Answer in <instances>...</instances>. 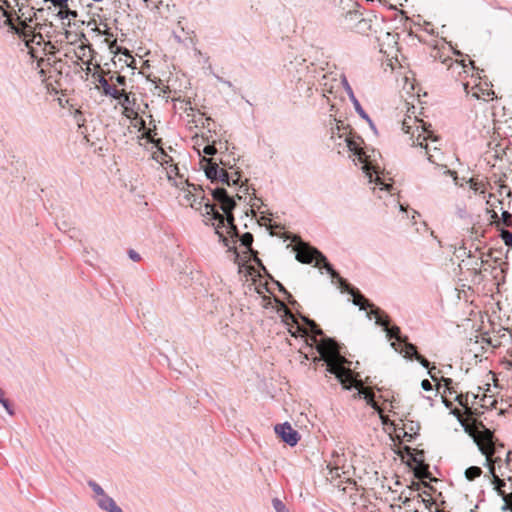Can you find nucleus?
I'll return each instance as SVG.
<instances>
[{"label": "nucleus", "mask_w": 512, "mask_h": 512, "mask_svg": "<svg viewBox=\"0 0 512 512\" xmlns=\"http://www.w3.org/2000/svg\"><path fill=\"white\" fill-rule=\"evenodd\" d=\"M280 311L283 312V322L288 327V331L293 337L304 336L306 342H311V346H315L319 353V360H323L326 364V371L336 376L338 381L346 390L354 388L353 374L349 366V362L342 355V347L333 338L326 337L322 329L315 323V321L301 316L304 321L305 327L298 323L297 318L286 307L283 302H280Z\"/></svg>", "instance_id": "1"}, {"label": "nucleus", "mask_w": 512, "mask_h": 512, "mask_svg": "<svg viewBox=\"0 0 512 512\" xmlns=\"http://www.w3.org/2000/svg\"><path fill=\"white\" fill-rule=\"evenodd\" d=\"M335 127L330 128V140L333 142L332 148L338 154L348 153L356 165L360 164L370 183H375L380 190L390 191L392 184L391 178L386 179L384 171L381 169V154L379 151L363 147V139L360 136L352 135L344 127L339 125L340 121L333 119Z\"/></svg>", "instance_id": "2"}, {"label": "nucleus", "mask_w": 512, "mask_h": 512, "mask_svg": "<svg viewBox=\"0 0 512 512\" xmlns=\"http://www.w3.org/2000/svg\"><path fill=\"white\" fill-rule=\"evenodd\" d=\"M213 200L218 203L223 214L219 212L214 204L205 197L202 189H198L193 185V191L189 190L185 195L190 202L191 207L196 209H204V215L210 216V220L216 221L213 223L215 233L219 236V240L224 246H228L227 239L224 237L221 229L225 228L232 236L237 234V226L235 225V218L233 210L236 206L235 200L227 193L226 189L216 187L211 190Z\"/></svg>", "instance_id": "3"}, {"label": "nucleus", "mask_w": 512, "mask_h": 512, "mask_svg": "<svg viewBox=\"0 0 512 512\" xmlns=\"http://www.w3.org/2000/svg\"><path fill=\"white\" fill-rule=\"evenodd\" d=\"M347 293L353 297V304L358 306L360 310H368L367 318L372 319V315L375 316V324L383 328L386 333V337L391 341V347L398 351V346L401 342L407 338L401 334V330L397 325L390 326V317L379 307L371 303L357 288H351L347 290Z\"/></svg>", "instance_id": "4"}, {"label": "nucleus", "mask_w": 512, "mask_h": 512, "mask_svg": "<svg viewBox=\"0 0 512 512\" xmlns=\"http://www.w3.org/2000/svg\"><path fill=\"white\" fill-rule=\"evenodd\" d=\"M295 258L301 263L311 264L314 262L316 267L324 268L332 279L338 280L339 288L342 292L347 293V290L354 288L350 283H348L339 275V273L329 263L327 257L317 248L310 245H303L297 249Z\"/></svg>", "instance_id": "5"}, {"label": "nucleus", "mask_w": 512, "mask_h": 512, "mask_svg": "<svg viewBox=\"0 0 512 512\" xmlns=\"http://www.w3.org/2000/svg\"><path fill=\"white\" fill-rule=\"evenodd\" d=\"M431 125L426 124L423 121H418L415 119H409V121L405 120L402 124V129L405 133L411 134L409 140L412 146H419L420 148L425 150V154H427V159L431 163H435L434 159L435 155L430 153V147L427 143L430 140L432 143L439 142L438 136L434 135L433 131L430 130Z\"/></svg>", "instance_id": "6"}, {"label": "nucleus", "mask_w": 512, "mask_h": 512, "mask_svg": "<svg viewBox=\"0 0 512 512\" xmlns=\"http://www.w3.org/2000/svg\"><path fill=\"white\" fill-rule=\"evenodd\" d=\"M288 74L296 81H303L308 85L313 83L316 78L317 69L313 63H307L306 59L301 56H295L286 65Z\"/></svg>", "instance_id": "7"}, {"label": "nucleus", "mask_w": 512, "mask_h": 512, "mask_svg": "<svg viewBox=\"0 0 512 512\" xmlns=\"http://www.w3.org/2000/svg\"><path fill=\"white\" fill-rule=\"evenodd\" d=\"M226 233L232 239L233 245L230 246L229 238L224 235V237L227 239V242H228V246H227L228 247V251H232L234 253L235 262H238V259L240 257L239 252L237 251V248L235 246V243H236V241L238 239L240 241V246L244 248L243 253L247 254V255H250V257L256 263H260V260L257 258V251H255L253 249V247H252L253 235L250 232H246V233L242 234L240 237H239V231L238 230H237V234H235L233 236L230 233H228L227 231H226Z\"/></svg>", "instance_id": "8"}, {"label": "nucleus", "mask_w": 512, "mask_h": 512, "mask_svg": "<svg viewBox=\"0 0 512 512\" xmlns=\"http://www.w3.org/2000/svg\"><path fill=\"white\" fill-rule=\"evenodd\" d=\"M345 25L358 33H366L370 30V21L363 18L362 13L357 10H350L345 14Z\"/></svg>", "instance_id": "9"}, {"label": "nucleus", "mask_w": 512, "mask_h": 512, "mask_svg": "<svg viewBox=\"0 0 512 512\" xmlns=\"http://www.w3.org/2000/svg\"><path fill=\"white\" fill-rule=\"evenodd\" d=\"M275 433L289 446H295L300 439L299 433L288 422L276 425Z\"/></svg>", "instance_id": "10"}, {"label": "nucleus", "mask_w": 512, "mask_h": 512, "mask_svg": "<svg viewBox=\"0 0 512 512\" xmlns=\"http://www.w3.org/2000/svg\"><path fill=\"white\" fill-rule=\"evenodd\" d=\"M346 457L342 449L333 451L331 460L328 462L327 468L330 469L332 475L340 476V473H346L345 463Z\"/></svg>", "instance_id": "11"}, {"label": "nucleus", "mask_w": 512, "mask_h": 512, "mask_svg": "<svg viewBox=\"0 0 512 512\" xmlns=\"http://www.w3.org/2000/svg\"><path fill=\"white\" fill-rule=\"evenodd\" d=\"M202 162H205V164H203V169L207 178L210 179L211 182H217L219 177L225 176L224 169L219 167L216 162L206 158H204Z\"/></svg>", "instance_id": "12"}, {"label": "nucleus", "mask_w": 512, "mask_h": 512, "mask_svg": "<svg viewBox=\"0 0 512 512\" xmlns=\"http://www.w3.org/2000/svg\"><path fill=\"white\" fill-rule=\"evenodd\" d=\"M93 77L95 78L96 82L100 85L102 89V94L104 96H108L111 98H118L119 96H121L120 90L112 86L104 76L93 74Z\"/></svg>", "instance_id": "13"}, {"label": "nucleus", "mask_w": 512, "mask_h": 512, "mask_svg": "<svg viewBox=\"0 0 512 512\" xmlns=\"http://www.w3.org/2000/svg\"><path fill=\"white\" fill-rule=\"evenodd\" d=\"M460 423L463 426L464 431L467 434H469L471 437L474 438V441L476 442L479 450L481 451V453L483 455L486 456V461L489 462L490 456L493 454V451H491V449L489 447L491 445V440L488 439V443L487 444L481 443L480 441L477 440V438L475 436V431H474V429L470 425H467V424L463 423L461 420H460Z\"/></svg>", "instance_id": "14"}, {"label": "nucleus", "mask_w": 512, "mask_h": 512, "mask_svg": "<svg viewBox=\"0 0 512 512\" xmlns=\"http://www.w3.org/2000/svg\"><path fill=\"white\" fill-rule=\"evenodd\" d=\"M150 142L157 147V151L153 153V158L160 164H168L172 161V158L162 148V139H151Z\"/></svg>", "instance_id": "15"}, {"label": "nucleus", "mask_w": 512, "mask_h": 512, "mask_svg": "<svg viewBox=\"0 0 512 512\" xmlns=\"http://www.w3.org/2000/svg\"><path fill=\"white\" fill-rule=\"evenodd\" d=\"M398 353L403 354V356L407 359H415L419 354L416 345L410 343L408 338H405L400 346H398Z\"/></svg>", "instance_id": "16"}, {"label": "nucleus", "mask_w": 512, "mask_h": 512, "mask_svg": "<svg viewBox=\"0 0 512 512\" xmlns=\"http://www.w3.org/2000/svg\"><path fill=\"white\" fill-rule=\"evenodd\" d=\"M97 505L107 512H123L122 509L116 504L113 498L107 494L97 499Z\"/></svg>", "instance_id": "17"}, {"label": "nucleus", "mask_w": 512, "mask_h": 512, "mask_svg": "<svg viewBox=\"0 0 512 512\" xmlns=\"http://www.w3.org/2000/svg\"><path fill=\"white\" fill-rule=\"evenodd\" d=\"M120 95L116 100H119L120 105L123 107L124 114L129 116L128 109L134 105V100L130 99V95L125 90H120Z\"/></svg>", "instance_id": "18"}, {"label": "nucleus", "mask_w": 512, "mask_h": 512, "mask_svg": "<svg viewBox=\"0 0 512 512\" xmlns=\"http://www.w3.org/2000/svg\"><path fill=\"white\" fill-rule=\"evenodd\" d=\"M224 177H219L217 182H222L228 186H237L240 182V177L234 178L233 175L224 169Z\"/></svg>", "instance_id": "19"}, {"label": "nucleus", "mask_w": 512, "mask_h": 512, "mask_svg": "<svg viewBox=\"0 0 512 512\" xmlns=\"http://www.w3.org/2000/svg\"><path fill=\"white\" fill-rule=\"evenodd\" d=\"M357 395L360 398L365 399L367 404L370 405L372 408H374L376 410L378 409V405H377V403L374 400V393L369 392V391H365V390H358Z\"/></svg>", "instance_id": "20"}, {"label": "nucleus", "mask_w": 512, "mask_h": 512, "mask_svg": "<svg viewBox=\"0 0 512 512\" xmlns=\"http://www.w3.org/2000/svg\"><path fill=\"white\" fill-rule=\"evenodd\" d=\"M482 473V470L478 466H470L465 470V477L469 481H473L477 477H479Z\"/></svg>", "instance_id": "21"}, {"label": "nucleus", "mask_w": 512, "mask_h": 512, "mask_svg": "<svg viewBox=\"0 0 512 512\" xmlns=\"http://www.w3.org/2000/svg\"><path fill=\"white\" fill-rule=\"evenodd\" d=\"M57 16L62 19H70V18H76L77 17V11L71 10L69 6H65L63 9H60L57 13Z\"/></svg>", "instance_id": "22"}, {"label": "nucleus", "mask_w": 512, "mask_h": 512, "mask_svg": "<svg viewBox=\"0 0 512 512\" xmlns=\"http://www.w3.org/2000/svg\"><path fill=\"white\" fill-rule=\"evenodd\" d=\"M106 41L108 42V45H109V49L111 52L115 53V54H124V55H129V50L125 47H119L117 46V40L114 39L112 41H108V39H106Z\"/></svg>", "instance_id": "23"}, {"label": "nucleus", "mask_w": 512, "mask_h": 512, "mask_svg": "<svg viewBox=\"0 0 512 512\" xmlns=\"http://www.w3.org/2000/svg\"><path fill=\"white\" fill-rule=\"evenodd\" d=\"M341 84H342L344 90L346 91L350 101H354L356 96H355L353 89L350 86V84L344 74L341 75Z\"/></svg>", "instance_id": "24"}, {"label": "nucleus", "mask_w": 512, "mask_h": 512, "mask_svg": "<svg viewBox=\"0 0 512 512\" xmlns=\"http://www.w3.org/2000/svg\"><path fill=\"white\" fill-rule=\"evenodd\" d=\"M88 486L92 489V491L95 493V495L98 498H101L104 495H106V493L104 492L103 488L97 482H95L93 480H89L88 481Z\"/></svg>", "instance_id": "25"}, {"label": "nucleus", "mask_w": 512, "mask_h": 512, "mask_svg": "<svg viewBox=\"0 0 512 512\" xmlns=\"http://www.w3.org/2000/svg\"><path fill=\"white\" fill-rule=\"evenodd\" d=\"M272 506L276 512H290L284 502L279 498L272 499Z\"/></svg>", "instance_id": "26"}, {"label": "nucleus", "mask_w": 512, "mask_h": 512, "mask_svg": "<svg viewBox=\"0 0 512 512\" xmlns=\"http://www.w3.org/2000/svg\"><path fill=\"white\" fill-rule=\"evenodd\" d=\"M353 106H354V109L355 111L358 113V115L362 118V119H368V114L365 112V110L362 108L360 102L358 101L357 98H355L354 101H351Z\"/></svg>", "instance_id": "27"}, {"label": "nucleus", "mask_w": 512, "mask_h": 512, "mask_svg": "<svg viewBox=\"0 0 512 512\" xmlns=\"http://www.w3.org/2000/svg\"><path fill=\"white\" fill-rule=\"evenodd\" d=\"M469 396H470L469 393L456 394L455 400L459 403V405H461L463 408L467 409Z\"/></svg>", "instance_id": "28"}, {"label": "nucleus", "mask_w": 512, "mask_h": 512, "mask_svg": "<svg viewBox=\"0 0 512 512\" xmlns=\"http://www.w3.org/2000/svg\"><path fill=\"white\" fill-rule=\"evenodd\" d=\"M202 152L205 154V155H210V156H213L217 153V148L215 146V142L213 141L212 144H206L204 147H203V150Z\"/></svg>", "instance_id": "29"}, {"label": "nucleus", "mask_w": 512, "mask_h": 512, "mask_svg": "<svg viewBox=\"0 0 512 512\" xmlns=\"http://www.w3.org/2000/svg\"><path fill=\"white\" fill-rule=\"evenodd\" d=\"M501 238L503 239L506 246L512 247V232H509L507 230H502Z\"/></svg>", "instance_id": "30"}, {"label": "nucleus", "mask_w": 512, "mask_h": 512, "mask_svg": "<svg viewBox=\"0 0 512 512\" xmlns=\"http://www.w3.org/2000/svg\"><path fill=\"white\" fill-rule=\"evenodd\" d=\"M110 80L115 81L119 86H123V87L126 86V82H127L126 77L124 75H120V74L115 75V76L112 75L110 77Z\"/></svg>", "instance_id": "31"}, {"label": "nucleus", "mask_w": 512, "mask_h": 512, "mask_svg": "<svg viewBox=\"0 0 512 512\" xmlns=\"http://www.w3.org/2000/svg\"><path fill=\"white\" fill-rule=\"evenodd\" d=\"M0 404L4 407V409L10 416L14 415V410L6 397L1 399Z\"/></svg>", "instance_id": "32"}, {"label": "nucleus", "mask_w": 512, "mask_h": 512, "mask_svg": "<svg viewBox=\"0 0 512 512\" xmlns=\"http://www.w3.org/2000/svg\"><path fill=\"white\" fill-rule=\"evenodd\" d=\"M0 404L4 407V409L10 416L14 415V410L6 397L1 399Z\"/></svg>", "instance_id": "33"}, {"label": "nucleus", "mask_w": 512, "mask_h": 512, "mask_svg": "<svg viewBox=\"0 0 512 512\" xmlns=\"http://www.w3.org/2000/svg\"><path fill=\"white\" fill-rule=\"evenodd\" d=\"M44 2H50L54 7H57L60 9H63L65 6H67V3L69 0H43Z\"/></svg>", "instance_id": "34"}, {"label": "nucleus", "mask_w": 512, "mask_h": 512, "mask_svg": "<svg viewBox=\"0 0 512 512\" xmlns=\"http://www.w3.org/2000/svg\"><path fill=\"white\" fill-rule=\"evenodd\" d=\"M436 370V367L435 366H431L429 369H428V375L431 377V379L436 382V386H437V390L439 389V380L440 378L437 376V374L435 373Z\"/></svg>", "instance_id": "35"}, {"label": "nucleus", "mask_w": 512, "mask_h": 512, "mask_svg": "<svg viewBox=\"0 0 512 512\" xmlns=\"http://www.w3.org/2000/svg\"><path fill=\"white\" fill-rule=\"evenodd\" d=\"M415 360H417L421 364V366H423L426 369H429L431 367L430 362L420 354L416 356Z\"/></svg>", "instance_id": "36"}, {"label": "nucleus", "mask_w": 512, "mask_h": 512, "mask_svg": "<svg viewBox=\"0 0 512 512\" xmlns=\"http://www.w3.org/2000/svg\"><path fill=\"white\" fill-rule=\"evenodd\" d=\"M128 257L132 260V261H135V262H138L141 260V256L140 254L133 250V249H129L128 250Z\"/></svg>", "instance_id": "37"}, {"label": "nucleus", "mask_w": 512, "mask_h": 512, "mask_svg": "<svg viewBox=\"0 0 512 512\" xmlns=\"http://www.w3.org/2000/svg\"><path fill=\"white\" fill-rule=\"evenodd\" d=\"M440 384H443V386L446 388H449L450 386L453 385V380L451 378H447V377H440V380H439V385Z\"/></svg>", "instance_id": "38"}, {"label": "nucleus", "mask_w": 512, "mask_h": 512, "mask_svg": "<svg viewBox=\"0 0 512 512\" xmlns=\"http://www.w3.org/2000/svg\"><path fill=\"white\" fill-rule=\"evenodd\" d=\"M277 285H278V287H279V290H280L283 294H285V295L288 297V299L290 300V302H291L292 304H295V303H296V301L292 299L291 294H290V293L285 289V287H284L281 283H279V282H277Z\"/></svg>", "instance_id": "39"}, {"label": "nucleus", "mask_w": 512, "mask_h": 512, "mask_svg": "<svg viewBox=\"0 0 512 512\" xmlns=\"http://www.w3.org/2000/svg\"><path fill=\"white\" fill-rule=\"evenodd\" d=\"M32 43H35L36 45H41L44 43V38L41 34H34L31 39Z\"/></svg>", "instance_id": "40"}, {"label": "nucleus", "mask_w": 512, "mask_h": 512, "mask_svg": "<svg viewBox=\"0 0 512 512\" xmlns=\"http://www.w3.org/2000/svg\"><path fill=\"white\" fill-rule=\"evenodd\" d=\"M421 387L425 391H432L433 390V386H432L431 382L429 380H427V379L422 380Z\"/></svg>", "instance_id": "41"}, {"label": "nucleus", "mask_w": 512, "mask_h": 512, "mask_svg": "<svg viewBox=\"0 0 512 512\" xmlns=\"http://www.w3.org/2000/svg\"><path fill=\"white\" fill-rule=\"evenodd\" d=\"M511 219V214L508 211L502 212V220L504 224L509 225V220Z\"/></svg>", "instance_id": "42"}, {"label": "nucleus", "mask_w": 512, "mask_h": 512, "mask_svg": "<svg viewBox=\"0 0 512 512\" xmlns=\"http://www.w3.org/2000/svg\"><path fill=\"white\" fill-rule=\"evenodd\" d=\"M481 93H482L483 97H492L494 95V91L489 90V89H486V90L481 89Z\"/></svg>", "instance_id": "43"}, {"label": "nucleus", "mask_w": 512, "mask_h": 512, "mask_svg": "<svg viewBox=\"0 0 512 512\" xmlns=\"http://www.w3.org/2000/svg\"><path fill=\"white\" fill-rule=\"evenodd\" d=\"M455 65H456L457 68H462L464 70L467 67V64H466V62L464 60L456 61Z\"/></svg>", "instance_id": "44"}, {"label": "nucleus", "mask_w": 512, "mask_h": 512, "mask_svg": "<svg viewBox=\"0 0 512 512\" xmlns=\"http://www.w3.org/2000/svg\"><path fill=\"white\" fill-rule=\"evenodd\" d=\"M365 120L368 122L370 128L374 131V133L377 134V130H376L375 124L373 123L371 118L368 116V119H365Z\"/></svg>", "instance_id": "45"}, {"label": "nucleus", "mask_w": 512, "mask_h": 512, "mask_svg": "<svg viewBox=\"0 0 512 512\" xmlns=\"http://www.w3.org/2000/svg\"><path fill=\"white\" fill-rule=\"evenodd\" d=\"M16 4V6H19V12H21V16H18V19H21L22 17L25 16V14L22 12V9H23V6L24 4H22L21 6L19 5V0H13Z\"/></svg>", "instance_id": "46"}, {"label": "nucleus", "mask_w": 512, "mask_h": 512, "mask_svg": "<svg viewBox=\"0 0 512 512\" xmlns=\"http://www.w3.org/2000/svg\"><path fill=\"white\" fill-rule=\"evenodd\" d=\"M444 392H445V393H448V394H450V395H452V394H457V391H456V389L453 387V385H452V386H450L449 388H446V389L444 390Z\"/></svg>", "instance_id": "47"}, {"label": "nucleus", "mask_w": 512, "mask_h": 512, "mask_svg": "<svg viewBox=\"0 0 512 512\" xmlns=\"http://www.w3.org/2000/svg\"><path fill=\"white\" fill-rule=\"evenodd\" d=\"M217 79H218L220 82H222V83L226 84L228 87H232V83H231L230 81H228V80H224V79H222V78H220V77H217Z\"/></svg>", "instance_id": "48"}, {"label": "nucleus", "mask_w": 512, "mask_h": 512, "mask_svg": "<svg viewBox=\"0 0 512 512\" xmlns=\"http://www.w3.org/2000/svg\"><path fill=\"white\" fill-rule=\"evenodd\" d=\"M128 114H129L128 117H130L132 115H137L136 111L133 109L132 106H130V109H128Z\"/></svg>", "instance_id": "49"}, {"label": "nucleus", "mask_w": 512, "mask_h": 512, "mask_svg": "<svg viewBox=\"0 0 512 512\" xmlns=\"http://www.w3.org/2000/svg\"><path fill=\"white\" fill-rule=\"evenodd\" d=\"M87 47H88V46H86V45H84V44H82V45H80V46L78 47V49H79L80 51H83V56L85 55V50H86V48H87Z\"/></svg>", "instance_id": "50"}, {"label": "nucleus", "mask_w": 512, "mask_h": 512, "mask_svg": "<svg viewBox=\"0 0 512 512\" xmlns=\"http://www.w3.org/2000/svg\"><path fill=\"white\" fill-rule=\"evenodd\" d=\"M442 399H443V403L445 404V406H446L447 408H450V407H451V402H450V401H448V400H446L445 398H442Z\"/></svg>", "instance_id": "51"}, {"label": "nucleus", "mask_w": 512, "mask_h": 512, "mask_svg": "<svg viewBox=\"0 0 512 512\" xmlns=\"http://www.w3.org/2000/svg\"><path fill=\"white\" fill-rule=\"evenodd\" d=\"M469 65H471L472 69L479 71V69L475 67L474 62L472 60H469Z\"/></svg>", "instance_id": "52"}, {"label": "nucleus", "mask_w": 512, "mask_h": 512, "mask_svg": "<svg viewBox=\"0 0 512 512\" xmlns=\"http://www.w3.org/2000/svg\"><path fill=\"white\" fill-rule=\"evenodd\" d=\"M432 147L435 152H439L440 149L435 144H432Z\"/></svg>", "instance_id": "53"}, {"label": "nucleus", "mask_w": 512, "mask_h": 512, "mask_svg": "<svg viewBox=\"0 0 512 512\" xmlns=\"http://www.w3.org/2000/svg\"><path fill=\"white\" fill-rule=\"evenodd\" d=\"M432 147L435 152H439L440 149L435 144H432Z\"/></svg>", "instance_id": "54"}, {"label": "nucleus", "mask_w": 512, "mask_h": 512, "mask_svg": "<svg viewBox=\"0 0 512 512\" xmlns=\"http://www.w3.org/2000/svg\"><path fill=\"white\" fill-rule=\"evenodd\" d=\"M409 501H410V499H409V498H405V500L403 501V504H404V505H407Z\"/></svg>", "instance_id": "55"}, {"label": "nucleus", "mask_w": 512, "mask_h": 512, "mask_svg": "<svg viewBox=\"0 0 512 512\" xmlns=\"http://www.w3.org/2000/svg\"><path fill=\"white\" fill-rule=\"evenodd\" d=\"M24 21H29V22H32V17L29 16V17H25V20Z\"/></svg>", "instance_id": "56"}, {"label": "nucleus", "mask_w": 512, "mask_h": 512, "mask_svg": "<svg viewBox=\"0 0 512 512\" xmlns=\"http://www.w3.org/2000/svg\"><path fill=\"white\" fill-rule=\"evenodd\" d=\"M473 96L476 97L477 99L481 97L477 92L473 93Z\"/></svg>", "instance_id": "57"}, {"label": "nucleus", "mask_w": 512, "mask_h": 512, "mask_svg": "<svg viewBox=\"0 0 512 512\" xmlns=\"http://www.w3.org/2000/svg\"><path fill=\"white\" fill-rule=\"evenodd\" d=\"M30 53H31L32 57H36L34 49H31Z\"/></svg>", "instance_id": "58"}, {"label": "nucleus", "mask_w": 512, "mask_h": 512, "mask_svg": "<svg viewBox=\"0 0 512 512\" xmlns=\"http://www.w3.org/2000/svg\"><path fill=\"white\" fill-rule=\"evenodd\" d=\"M3 3L7 6V7H10V4L8 3L7 0H4Z\"/></svg>", "instance_id": "59"}, {"label": "nucleus", "mask_w": 512, "mask_h": 512, "mask_svg": "<svg viewBox=\"0 0 512 512\" xmlns=\"http://www.w3.org/2000/svg\"><path fill=\"white\" fill-rule=\"evenodd\" d=\"M86 65H87V71H89L90 70V67H89L90 66V62L89 61L86 62Z\"/></svg>", "instance_id": "60"}, {"label": "nucleus", "mask_w": 512, "mask_h": 512, "mask_svg": "<svg viewBox=\"0 0 512 512\" xmlns=\"http://www.w3.org/2000/svg\"><path fill=\"white\" fill-rule=\"evenodd\" d=\"M415 215H419V214L417 213V211L413 210V216H412V218H414V217H415Z\"/></svg>", "instance_id": "61"}, {"label": "nucleus", "mask_w": 512, "mask_h": 512, "mask_svg": "<svg viewBox=\"0 0 512 512\" xmlns=\"http://www.w3.org/2000/svg\"><path fill=\"white\" fill-rule=\"evenodd\" d=\"M503 510H507L508 509V505L505 504L503 507H502Z\"/></svg>", "instance_id": "62"}, {"label": "nucleus", "mask_w": 512, "mask_h": 512, "mask_svg": "<svg viewBox=\"0 0 512 512\" xmlns=\"http://www.w3.org/2000/svg\"><path fill=\"white\" fill-rule=\"evenodd\" d=\"M400 210H401V211H406V210H405V208H404V206H403L402 204L400 205Z\"/></svg>", "instance_id": "63"}, {"label": "nucleus", "mask_w": 512, "mask_h": 512, "mask_svg": "<svg viewBox=\"0 0 512 512\" xmlns=\"http://www.w3.org/2000/svg\"><path fill=\"white\" fill-rule=\"evenodd\" d=\"M3 15H4L5 17H7V18L9 17V15L7 14V12H6V11H4V12H3Z\"/></svg>", "instance_id": "64"}]
</instances>
